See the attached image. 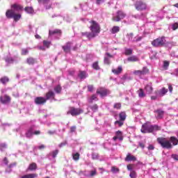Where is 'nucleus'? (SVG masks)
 <instances>
[{
    "mask_svg": "<svg viewBox=\"0 0 178 178\" xmlns=\"http://www.w3.org/2000/svg\"><path fill=\"white\" fill-rule=\"evenodd\" d=\"M104 62L105 65H111V60L108 57H104Z\"/></svg>",
    "mask_w": 178,
    "mask_h": 178,
    "instance_id": "nucleus-50",
    "label": "nucleus"
},
{
    "mask_svg": "<svg viewBox=\"0 0 178 178\" xmlns=\"http://www.w3.org/2000/svg\"><path fill=\"white\" fill-rule=\"evenodd\" d=\"M3 162L4 165H8L9 163V160H8V157H4L3 159Z\"/></svg>",
    "mask_w": 178,
    "mask_h": 178,
    "instance_id": "nucleus-55",
    "label": "nucleus"
},
{
    "mask_svg": "<svg viewBox=\"0 0 178 178\" xmlns=\"http://www.w3.org/2000/svg\"><path fill=\"white\" fill-rule=\"evenodd\" d=\"M64 52H65L66 54L70 52V49L72 48V43L70 42H67L65 45L62 47Z\"/></svg>",
    "mask_w": 178,
    "mask_h": 178,
    "instance_id": "nucleus-18",
    "label": "nucleus"
},
{
    "mask_svg": "<svg viewBox=\"0 0 178 178\" xmlns=\"http://www.w3.org/2000/svg\"><path fill=\"white\" fill-rule=\"evenodd\" d=\"M40 134H41V131H35L33 132V135H35V136H40Z\"/></svg>",
    "mask_w": 178,
    "mask_h": 178,
    "instance_id": "nucleus-63",
    "label": "nucleus"
},
{
    "mask_svg": "<svg viewBox=\"0 0 178 178\" xmlns=\"http://www.w3.org/2000/svg\"><path fill=\"white\" fill-rule=\"evenodd\" d=\"M89 108L92 111V112H97L98 111V104H95L92 106H89Z\"/></svg>",
    "mask_w": 178,
    "mask_h": 178,
    "instance_id": "nucleus-35",
    "label": "nucleus"
},
{
    "mask_svg": "<svg viewBox=\"0 0 178 178\" xmlns=\"http://www.w3.org/2000/svg\"><path fill=\"white\" fill-rule=\"evenodd\" d=\"M111 72L113 73V74H116L118 76L121 74V73L123 72V67H122V65H120L117 69H112Z\"/></svg>",
    "mask_w": 178,
    "mask_h": 178,
    "instance_id": "nucleus-16",
    "label": "nucleus"
},
{
    "mask_svg": "<svg viewBox=\"0 0 178 178\" xmlns=\"http://www.w3.org/2000/svg\"><path fill=\"white\" fill-rule=\"evenodd\" d=\"M92 67L95 69V70H99L101 69L98 61H95V63H93Z\"/></svg>",
    "mask_w": 178,
    "mask_h": 178,
    "instance_id": "nucleus-34",
    "label": "nucleus"
},
{
    "mask_svg": "<svg viewBox=\"0 0 178 178\" xmlns=\"http://www.w3.org/2000/svg\"><path fill=\"white\" fill-rule=\"evenodd\" d=\"M89 23L90 24L89 26L91 31L90 33H92L93 38H95V37H97L99 33H101V26L94 19L90 20Z\"/></svg>",
    "mask_w": 178,
    "mask_h": 178,
    "instance_id": "nucleus-5",
    "label": "nucleus"
},
{
    "mask_svg": "<svg viewBox=\"0 0 178 178\" xmlns=\"http://www.w3.org/2000/svg\"><path fill=\"white\" fill-rule=\"evenodd\" d=\"M124 17H126V13H124V12H123V10H120L118 11H117L116 13V15L113 16L112 17V20L113 22H120V20H122V19H124Z\"/></svg>",
    "mask_w": 178,
    "mask_h": 178,
    "instance_id": "nucleus-7",
    "label": "nucleus"
},
{
    "mask_svg": "<svg viewBox=\"0 0 178 178\" xmlns=\"http://www.w3.org/2000/svg\"><path fill=\"white\" fill-rule=\"evenodd\" d=\"M125 161L126 162H130V161H137V159L136 158V156L130 154H128L127 155V157L125 158Z\"/></svg>",
    "mask_w": 178,
    "mask_h": 178,
    "instance_id": "nucleus-25",
    "label": "nucleus"
},
{
    "mask_svg": "<svg viewBox=\"0 0 178 178\" xmlns=\"http://www.w3.org/2000/svg\"><path fill=\"white\" fill-rule=\"evenodd\" d=\"M81 35L83 37L86 36L88 38V40H89V41L94 38V36L92 35L91 32H82Z\"/></svg>",
    "mask_w": 178,
    "mask_h": 178,
    "instance_id": "nucleus-21",
    "label": "nucleus"
},
{
    "mask_svg": "<svg viewBox=\"0 0 178 178\" xmlns=\"http://www.w3.org/2000/svg\"><path fill=\"white\" fill-rule=\"evenodd\" d=\"M24 10L29 15H34V8H33L31 6L25 7Z\"/></svg>",
    "mask_w": 178,
    "mask_h": 178,
    "instance_id": "nucleus-22",
    "label": "nucleus"
},
{
    "mask_svg": "<svg viewBox=\"0 0 178 178\" xmlns=\"http://www.w3.org/2000/svg\"><path fill=\"white\" fill-rule=\"evenodd\" d=\"M88 91H89V92H92V91H94V86L88 85Z\"/></svg>",
    "mask_w": 178,
    "mask_h": 178,
    "instance_id": "nucleus-51",
    "label": "nucleus"
},
{
    "mask_svg": "<svg viewBox=\"0 0 178 178\" xmlns=\"http://www.w3.org/2000/svg\"><path fill=\"white\" fill-rule=\"evenodd\" d=\"M167 43L173 44V42H166V37L162 35L153 40L151 42V44L154 48H162V47H165V45H166Z\"/></svg>",
    "mask_w": 178,
    "mask_h": 178,
    "instance_id": "nucleus-4",
    "label": "nucleus"
},
{
    "mask_svg": "<svg viewBox=\"0 0 178 178\" xmlns=\"http://www.w3.org/2000/svg\"><path fill=\"white\" fill-rule=\"evenodd\" d=\"M26 63L28 65H34L35 63H37V60H35V58H33V57H29L26 58Z\"/></svg>",
    "mask_w": 178,
    "mask_h": 178,
    "instance_id": "nucleus-24",
    "label": "nucleus"
},
{
    "mask_svg": "<svg viewBox=\"0 0 178 178\" xmlns=\"http://www.w3.org/2000/svg\"><path fill=\"white\" fill-rule=\"evenodd\" d=\"M43 45H44V47H46V48H49V46L51 45V42L44 40L43 41Z\"/></svg>",
    "mask_w": 178,
    "mask_h": 178,
    "instance_id": "nucleus-47",
    "label": "nucleus"
},
{
    "mask_svg": "<svg viewBox=\"0 0 178 178\" xmlns=\"http://www.w3.org/2000/svg\"><path fill=\"white\" fill-rule=\"evenodd\" d=\"M38 177V175L35 173H29V174L23 175L21 178H35Z\"/></svg>",
    "mask_w": 178,
    "mask_h": 178,
    "instance_id": "nucleus-27",
    "label": "nucleus"
},
{
    "mask_svg": "<svg viewBox=\"0 0 178 178\" xmlns=\"http://www.w3.org/2000/svg\"><path fill=\"white\" fill-rule=\"evenodd\" d=\"M145 90L147 94H152V91H154V88L151 85H146L145 86Z\"/></svg>",
    "mask_w": 178,
    "mask_h": 178,
    "instance_id": "nucleus-26",
    "label": "nucleus"
},
{
    "mask_svg": "<svg viewBox=\"0 0 178 178\" xmlns=\"http://www.w3.org/2000/svg\"><path fill=\"white\" fill-rule=\"evenodd\" d=\"M129 177H131V178H136V177H137V173L136 172V171H131V172H130V174H129Z\"/></svg>",
    "mask_w": 178,
    "mask_h": 178,
    "instance_id": "nucleus-49",
    "label": "nucleus"
},
{
    "mask_svg": "<svg viewBox=\"0 0 178 178\" xmlns=\"http://www.w3.org/2000/svg\"><path fill=\"white\" fill-rule=\"evenodd\" d=\"M168 90H169L170 92H173V87L172 86L171 84L168 85Z\"/></svg>",
    "mask_w": 178,
    "mask_h": 178,
    "instance_id": "nucleus-61",
    "label": "nucleus"
},
{
    "mask_svg": "<svg viewBox=\"0 0 178 178\" xmlns=\"http://www.w3.org/2000/svg\"><path fill=\"white\" fill-rule=\"evenodd\" d=\"M167 93H168V89H166L165 88H162L161 90L155 92V94L156 95H159V97H163L166 95Z\"/></svg>",
    "mask_w": 178,
    "mask_h": 178,
    "instance_id": "nucleus-13",
    "label": "nucleus"
},
{
    "mask_svg": "<svg viewBox=\"0 0 178 178\" xmlns=\"http://www.w3.org/2000/svg\"><path fill=\"white\" fill-rule=\"evenodd\" d=\"M122 131H118L115 132V136L117 137H118L119 140H120V141H122L123 140V137L122 136Z\"/></svg>",
    "mask_w": 178,
    "mask_h": 178,
    "instance_id": "nucleus-41",
    "label": "nucleus"
},
{
    "mask_svg": "<svg viewBox=\"0 0 178 178\" xmlns=\"http://www.w3.org/2000/svg\"><path fill=\"white\" fill-rule=\"evenodd\" d=\"M157 142L164 149H172L173 145H177L178 139L175 136H171L170 140H168L166 138L160 137L157 138Z\"/></svg>",
    "mask_w": 178,
    "mask_h": 178,
    "instance_id": "nucleus-2",
    "label": "nucleus"
},
{
    "mask_svg": "<svg viewBox=\"0 0 178 178\" xmlns=\"http://www.w3.org/2000/svg\"><path fill=\"white\" fill-rule=\"evenodd\" d=\"M125 55L129 56L133 54V49H125Z\"/></svg>",
    "mask_w": 178,
    "mask_h": 178,
    "instance_id": "nucleus-42",
    "label": "nucleus"
},
{
    "mask_svg": "<svg viewBox=\"0 0 178 178\" xmlns=\"http://www.w3.org/2000/svg\"><path fill=\"white\" fill-rule=\"evenodd\" d=\"M133 168H134V165L133 164H129L127 166V168L128 169V170H133Z\"/></svg>",
    "mask_w": 178,
    "mask_h": 178,
    "instance_id": "nucleus-57",
    "label": "nucleus"
},
{
    "mask_svg": "<svg viewBox=\"0 0 178 178\" xmlns=\"http://www.w3.org/2000/svg\"><path fill=\"white\" fill-rule=\"evenodd\" d=\"M95 175H97V170H92V171L90 172V176H91V177L95 176Z\"/></svg>",
    "mask_w": 178,
    "mask_h": 178,
    "instance_id": "nucleus-60",
    "label": "nucleus"
},
{
    "mask_svg": "<svg viewBox=\"0 0 178 178\" xmlns=\"http://www.w3.org/2000/svg\"><path fill=\"white\" fill-rule=\"evenodd\" d=\"M35 104L36 105H44L47 104V99H45V97H38L35 99Z\"/></svg>",
    "mask_w": 178,
    "mask_h": 178,
    "instance_id": "nucleus-12",
    "label": "nucleus"
},
{
    "mask_svg": "<svg viewBox=\"0 0 178 178\" xmlns=\"http://www.w3.org/2000/svg\"><path fill=\"white\" fill-rule=\"evenodd\" d=\"M10 8L11 9L6 10V17L7 19H13L14 22H19V20L22 19V14L15 13V12H20L23 10V6L17 3H15L11 4Z\"/></svg>",
    "mask_w": 178,
    "mask_h": 178,
    "instance_id": "nucleus-1",
    "label": "nucleus"
},
{
    "mask_svg": "<svg viewBox=\"0 0 178 178\" xmlns=\"http://www.w3.org/2000/svg\"><path fill=\"white\" fill-rule=\"evenodd\" d=\"M138 145L143 149H144V148H145V144H144L143 143L139 142L138 143Z\"/></svg>",
    "mask_w": 178,
    "mask_h": 178,
    "instance_id": "nucleus-56",
    "label": "nucleus"
},
{
    "mask_svg": "<svg viewBox=\"0 0 178 178\" xmlns=\"http://www.w3.org/2000/svg\"><path fill=\"white\" fill-rule=\"evenodd\" d=\"M84 111L80 108H76L74 106H70L67 112V115H72V116H79L81 115Z\"/></svg>",
    "mask_w": 178,
    "mask_h": 178,
    "instance_id": "nucleus-6",
    "label": "nucleus"
},
{
    "mask_svg": "<svg viewBox=\"0 0 178 178\" xmlns=\"http://www.w3.org/2000/svg\"><path fill=\"white\" fill-rule=\"evenodd\" d=\"M161 129L162 127H161L159 125H152L149 122H146L142 125L140 131L143 134H146L149 133H154V131H159L160 130H161Z\"/></svg>",
    "mask_w": 178,
    "mask_h": 178,
    "instance_id": "nucleus-3",
    "label": "nucleus"
},
{
    "mask_svg": "<svg viewBox=\"0 0 178 178\" xmlns=\"http://www.w3.org/2000/svg\"><path fill=\"white\" fill-rule=\"evenodd\" d=\"M38 2L40 5H48L51 2V0H38Z\"/></svg>",
    "mask_w": 178,
    "mask_h": 178,
    "instance_id": "nucleus-37",
    "label": "nucleus"
},
{
    "mask_svg": "<svg viewBox=\"0 0 178 178\" xmlns=\"http://www.w3.org/2000/svg\"><path fill=\"white\" fill-rule=\"evenodd\" d=\"M28 54H29V49H22L21 55H22V56L28 55Z\"/></svg>",
    "mask_w": 178,
    "mask_h": 178,
    "instance_id": "nucleus-44",
    "label": "nucleus"
},
{
    "mask_svg": "<svg viewBox=\"0 0 178 178\" xmlns=\"http://www.w3.org/2000/svg\"><path fill=\"white\" fill-rule=\"evenodd\" d=\"M114 109H122V103H115L113 106Z\"/></svg>",
    "mask_w": 178,
    "mask_h": 178,
    "instance_id": "nucleus-43",
    "label": "nucleus"
},
{
    "mask_svg": "<svg viewBox=\"0 0 178 178\" xmlns=\"http://www.w3.org/2000/svg\"><path fill=\"white\" fill-rule=\"evenodd\" d=\"M119 31H120V27H119L118 26H113L111 30V34H116V33H119Z\"/></svg>",
    "mask_w": 178,
    "mask_h": 178,
    "instance_id": "nucleus-28",
    "label": "nucleus"
},
{
    "mask_svg": "<svg viewBox=\"0 0 178 178\" xmlns=\"http://www.w3.org/2000/svg\"><path fill=\"white\" fill-rule=\"evenodd\" d=\"M137 93H138L139 98H144L146 96L145 92H144V90H143V88H140L137 91Z\"/></svg>",
    "mask_w": 178,
    "mask_h": 178,
    "instance_id": "nucleus-32",
    "label": "nucleus"
},
{
    "mask_svg": "<svg viewBox=\"0 0 178 178\" xmlns=\"http://www.w3.org/2000/svg\"><path fill=\"white\" fill-rule=\"evenodd\" d=\"M54 91L56 94H60V92H62V87L60 85H58L54 88Z\"/></svg>",
    "mask_w": 178,
    "mask_h": 178,
    "instance_id": "nucleus-36",
    "label": "nucleus"
},
{
    "mask_svg": "<svg viewBox=\"0 0 178 178\" xmlns=\"http://www.w3.org/2000/svg\"><path fill=\"white\" fill-rule=\"evenodd\" d=\"M128 62H140V58L136 56H131L127 58Z\"/></svg>",
    "mask_w": 178,
    "mask_h": 178,
    "instance_id": "nucleus-23",
    "label": "nucleus"
},
{
    "mask_svg": "<svg viewBox=\"0 0 178 178\" xmlns=\"http://www.w3.org/2000/svg\"><path fill=\"white\" fill-rule=\"evenodd\" d=\"M5 60L7 63H13L15 60L12 57H7L5 58Z\"/></svg>",
    "mask_w": 178,
    "mask_h": 178,
    "instance_id": "nucleus-46",
    "label": "nucleus"
},
{
    "mask_svg": "<svg viewBox=\"0 0 178 178\" xmlns=\"http://www.w3.org/2000/svg\"><path fill=\"white\" fill-rule=\"evenodd\" d=\"M55 98V93L52 91H49L45 94L44 99H46V102L49 99H54Z\"/></svg>",
    "mask_w": 178,
    "mask_h": 178,
    "instance_id": "nucleus-15",
    "label": "nucleus"
},
{
    "mask_svg": "<svg viewBox=\"0 0 178 178\" xmlns=\"http://www.w3.org/2000/svg\"><path fill=\"white\" fill-rule=\"evenodd\" d=\"M37 163H32L29 164L28 168L26 169V172L31 171L33 172L34 170H37Z\"/></svg>",
    "mask_w": 178,
    "mask_h": 178,
    "instance_id": "nucleus-19",
    "label": "nucleus"
},
{
    "mask_svg": "<svg viewBox=\"0 0 178 178\" xmlns=\"http://www.w3.org/2000/svg\"><path fill=\"white\" fill-rule=\"evenodd\" d=\"M78 77H79L81 80H84V79H87V77H88V74L86 71L79 70V73L78 74Z\"/></svg>",
    "mask_w": 178,
    "mask_h": 178,
    "instance_id": "nucleus-17",
    "label": "nucleus"
},
{
    "mask_svg": "<svg viewBox=\"0 0 178 178\" xmlns=\"http://www.w3.org/2000/svg\"><path fill=\"white\" fill-rule=\"evenodd\" d=\"M127 117V115H126V112L124 111L120 112L119 114L120 120L122 122H124V120H126Z\"/></svg>",
    "mask_w": 178,
    "mask_h": 178,
    "instance_id": "nucleus-30",
    "label": "nucleus"
},
{
    "mask_svg": "<svg viewBox=\"0 0 178 178\" xmlns=\"http://www.w3.org/2000/svg\"><path fill=\"white\" fill-rule=\"evenodd\" d=\"M170 63L168 60H165L163 62V67L165 70H168V67H169Z\"/></svg>",
    "mask_w": 178,
    "mask_h": 178,
    "instance_id": "nucleus-48",
    "label": "nucleus"
},
{
    "mask_svg": "<svg viewBox=\"0 0 178 178\" xmlns=\"http://www.w3.org/2000/svg\"><path fill=\"white\" fill-rule=\"evenodd\" d=\"M171 157L172 159H175V161H178V155L177 154H172Z\"/></svg>",
    "mask_w": 178,
    "mask_h": 178,
    "instance_id": "nucleus-59",
    "label": "nucleus"
},
{
    "mask_svg": "<svg viewBox=\"0 0 178 178\" xmlns=\"http://www.w3.org/2000/svg\"><path fill=\"white\" fill-rule=\"evenodd\" d=\"M154 113H157V119H162V118H163V115L165 114V111L161 109L155 110Z\"/></svg>",
    "mask_w": 178,
    "mask_h": 178,
    "instance_id": "nucleus-20",
    "label": "nucleus"
},
{
    "mask_svg": "<svg viewBox=\"0 0 178 178\" xmlns=\"http://www.w3.org/2000/svg\"><path fill=\"white\" fill-rule=\"evenodd\" d=\"M178 29V24L177 23H175L172 25V30H177Z\"/></svg>",
    "mask_w": 178,
    "mask_h": 178,
    "instance_id": "nucleus-58",
    "label": "nucleus"
},
{
    "mask_svg": "<svg viewBox=\"0 0 178 178\" xmlns=\"http://www.w3.org/2000/svg\"><path fill=\"white\" fill-rule=\"evenodd\" d=\"M0 81L2 84H6V83H9V77L3 76L0 79Z\"/></svg>",
    "mask_w": 178,
    "mask_h": 178,
    "instance_id": "nucleus-33",
    "label": "nucleus"
},
{
    "mask_svg": "<svg viewBox=\"0 0 178 178\" xmlns=\"http://www.w3.org/2000/svg\"><path fill=\"white\" fill-rule=\"evenodd\" d=\"M104 0H96L97 5H101Z\"/></svg>",
    "mask_w": 178,
    "mask_h": 178,
    "instance_id": "nucleus-64",
    "label": "nucleus"
},
{
    "mask_svg": "<svg viewBox=\"0 0 178 178\" xmlns=\"http://www.w3.org/2000/svg\"><path fill=\"white\" fill-rule=\"evenodd\" d=\"M147 149L148 151H154V149H155V147L154 146V145H149V146L147 147Z\"/></svg>",
    "mask_w": 178,
    "mask_h": 178,
    "instance_id": "nucleus-53",
    "label": "nucleus"
},
{
    "mask_svg": "<svg viewBox=\"0 0 178 178\" xmlns=\"http://www.w3.org/2000/svg\"><path fill=\"white\" fill-rule=\"evenodd\" d=\"M94 101H98V97H97V95H92L88 99V102L89 104H92Z\"/></svg>",
    "mask_w": 178,
    "mask_h": 178,
    "instance_id": "nucleus-29",
    "label": "nucleus"
},
{
    "mask_svg": "<svg viewBox=\"0 0 178 178\" xmlns=\"http://www.w3.org/2000/svg\"><path fill=\"white\" fill-rule=\"evenodd\" d=\"M58 154H59V150L56 149V150H54L53 152H50L49 155H51L52 158L55 159V158H56V155H58Z\"/></svg>",
    "mask_w": 178,
    "mask_h": 178,
    "instance_id": "nucleus-38",
    "label": "nucleus"
},
{
    "mask_svg": "<svg viewBox=\"0 0 178 178\" xmlns=\"http://www.w3.org/2000/svg\"><path fill=\"white\" fill-rule=\"evenodd\" d=\"M6 148V144L0 143V151H3Z\"/></svg>",
    "mask_w": 178,
    "mask_h": 178,
    "instance_id": "nucleus-52",
    "label": "nucleus"
},
{
    "mask_svg": "<svg viewBox=\"0 0 178 178\" xmlns=\"http://www.w3.org/2000/svg\"><path fill=\"white\" fill-rule=\"evenodd\" d=\"M66 144H67V142H63V143H61L60 145H59V147L60 148H62V147H65V145H66Z\"/></svg>",
    "mask_w": 178,
    "mask_h": 178,
    "instance_id": "nucleus-62",
    "label": "nucleus"
},
{
    "mask_svg": "<svg viewBox=\"0 0 178 178\" xmlns=\"http://www.w3.org/2000/svg\"><path fill=\"white\" fill-rule=\"evenodd\" d=\"M76 126H72L70 128V133H74L76 132Z\"/></svg>",
    "mask_w": 178,
    "mask_h": 178,
    "instance_id": "nucleus-54",
    "label": "nucleus"
},
{
    "mask_svg": "<svg viewBox=\"0 0 178 178\" xmlns=\"http://www.w3.org/2000/svg\"><path fill=\"white\" fill-rule=\"evenodd\" d=\"M134 6L136 10H145V9H147V4L141 1H136Z\"/></svg>",
    "mask_w": 178,
    "mask_h": 178,
    "instance_id": "nucleus-9",
    "label": "nucleus"
},
{
    "mask_svg": "<svg viewBox=\"0 0 178 178\" xmlns=\"http://www.w3.org/2000/svg\"><path fill=\"white\" fill-rule=\"evenodd\" d=\"M111 170L112 173H119L120 172V170L116 166H112Z\"/></svg>",
    "mask_w": 178,
    "mask_h": 178,
    "instance_id": "nucleus-40",
    "label": "nucleus"
},
{
    "mask_svg": "<svg viewBox=\"0 0 178 178\" xmlns=\"http://www.w3.org/2000/svg\"><path fill=\"white\" fill-rule=\"evenodd\" d=\"M12 98L8 95H4L3 96L0 97V102L3 104H10Z\"/></svg>",
    "mask_w": 178,
    "mask_h": 178,
    "instance_id": "nucleus-11",
    "label": "nucleus"
},
{
    "mask_svg": "<svg viewBox=\"0 0 178 178\" xmlns=\"http://www.w3.org/2000/svg\"><path fill=\"white\" fill-rule=\"evenodd\" d=\"M72 159H74V161H79V159H80V154L79 152H76L72 154Z\"/></svg>",
    "mask_w": 178,
    "mask_h": 178,
    "instance_id": "nucleus-39",
    "label": "nucleus"
},
{
    "mask_svg": "<svg viewBox=\"0 0 178 178\" xmlns=\"http://www.w3.org/2000/svg\"><path fill=\"white\" fill-rule=\"evenodd\" d=\"M124 121L122 120H117L114 122V124H118L119 127H122V126H123V124H124V123L123 122Z\"/></svg>",
    "mask_w": 178,
    "mask_h": 178,
    "instance_id": "nucleus-45",
    "label": "nucleus"
},
{
    "mask_svg": "<svg viewBox=\"0 0 178 178\" xmlns=\"http://www.w3.org/2000/svg\"><path fill=\"white\" fill-rule=\"evenodd\" d=\"M49 35H55V34H62V31L60 29H55L54 31H49Z\"/></svg>",
    "mask_w": 178,
    "mask_h": 178,
    "instance_id": "nucleus-31",
    "label": "nucleus"
},
{
    "mask_svg": "<svg viewBox=\"0 0 178 178\" xmlns=\"http://www.w3.org/2000/svg\"><path fill=\"white\" fill-rule=\"evenodd\" d=\"M149 73V70L147 67H143L142 70H135L134 72V74L135 76H138L141 77V76H145V74H148Z\"/></svg>",
    "mask_w": 178,
    "mask_h": 178,
    "instance_id": "nucleus-8",
    "label": "nucleus"
},
{
    "mask_svg": "<svg viewBox=\"0 0 178 178\" xmlns=\"http://www.w3.org/2000/svg\"><path fill=\"white\" fill-rule=\"evenodd\" d=\"M96 94L100 95V97H106L109 94V90L105 88H99L97 89Z\"/></svg>",
    "mask_w": 178,
    "mask_h": 178,
    "instance_id": "nucleus-10",
    "label": "nucleus"
},
{
    "mask_svg": "<svg viewBox=\"0 0 178 178\" xmlns=\"http://www.w3.org/2000/svg\"><path fill=\"white\" fill-rule=\"evenodd\" d=\"M33 131H34V127H29L25 134L26 137L27 138H31V137H33V135L34 133Z\"/></svg>",
    "mask_w": 178,
    "mask_h": 178,
    "instance_id": "nucleus-14",
    "label": "nucleus"
}]
</instances>
